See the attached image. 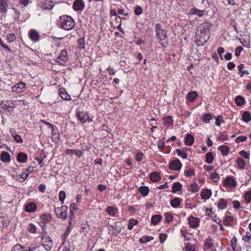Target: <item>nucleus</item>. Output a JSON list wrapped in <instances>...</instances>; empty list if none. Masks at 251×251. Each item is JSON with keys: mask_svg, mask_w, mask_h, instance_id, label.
I'll return each instance as SVG.
<instances>
[{"mask_svg": "<svg viewBox=\"0 0 251 251\" xmlns=\"http://www.w3.org/2000/svg\"><path fill=\"white\" fill-rule=\"evenodd\" d=\"M211 26L210 23L205 22L198 27L195 38V42L197 46H202L207 42L209 38V29Z\"/></svg>", "mask_w": 251, "mask_h": 251, "instance_id": "1", "label": "nucleus"}, {"mask_svg": "<svg viewBox=\"0 0 251 251\" xmlns=\"http://www.w3.org/2000/svg\"><path fill=\"white\" fill-rule=\"evenodd\" d=\"M59 25L61 28L69 30L74 27L75 22L71 16L64 15L60 17Z\"/></svg>", "mask_w": 251, "mask_h": 251, "instance_id": "2", "label": "nucleus"}, {"mask_svg": "<svg viewBox=\"0 0 251 251\" xmlns=\"http://www.w3.org/2000/svg\"><path fill=\"white\" fill-rule=\"evenodd\" d=\"M77 118L82 123H85L87 121L92 122L93 119L89 116L87 112L78 111L76 113Z\"/></svg>", "mask_w": 251, "mask_h": 251, "instance_id": "3", "label": "nucleus"}, {"mask_svg": "<svg viewBox=\"0 0 251 251\" xmlns=\"http://www.w3.org/2000/svg\"><path fill=\"white\" fill-rule=\"evenodd\" d=\"M68 59V52L67 50H63L56 59L55 62L60 65H64Z\"/></svg>", "mask_w": 251, "mask_h": 251, "instance_id": "4", "label": "nucleus"}, {"mask_svg": "<svg viewBox=\"0 0 251 251\" xmlns=\"http://www.w3.org/2000/svg\"><path fill=\"white\" fill-rule=\"evenodd\" d=\"M42 244L47 250H50L52 247V242L51 238L47 235H43L42 237Z\"/></svg>", "mask_w": 251, "mask_h": 251, "instance_id": "5", "label": "nucleus"}, {"mask_svg": "<svg viewBox=\"0 0 251 251\" xmlns=\"http://www.w3.org/2000/svg\"><path fill=\"white\" fill-rule=\"evenodd\" d=\"M156 35L160 40H163L167 37L166 32L162 29L161 25L159 24L156 25Z\"/></svg>", "mask_w": 251, "mask_h": 251, "instance_id": "6", "label": "nucleus"}, {"mask_svg": "<svg viewBox=\"0 0 251 251\" xmlns=\"http://www.w3.org/2000/svg\"><path fill=\"white\" fill-rule=\"evenodd\" d=\"M68 207L66 206H62L61 207H57L55 209V213L60 218L65 219L67 216V210Z\"/></svg>", "mask_w": 251, "mask_h": 251, "instance_id": "7", "label": "nucleus"}, {"mask_svg": "<svg viewBox=\"0 0 251 251\" xmlns=\"http://www.w3.org/2000/svg\"><path fill=\"white\" fill-rule=\"evenodd\" d=\"M25 88V84L22 82H19L12 87V90L17 93H21Z\"/></svg>", "mask_w": 251, "mask_h": 251, "instance_id": "8", "label": "nucleus"}, {"mask_svg": "<svg viewBox=\"0 0 251 251\" xmlns=\"http://www.w3.org/2000/svg\"><path fill=\"white\" fill-rule=\"evenodd\" d=\"M181 163L178 159L173 160L169 165V168L171 170L177 171L180 169Z\"/></svg>", "mask_w": 251, "mask_h": 251, "instance_id": "9", "label": "nucleus"}, {"mask_svg": "<svg viewBox=\"0 0 251 251\" xmlns=\"http://www.w3.org/2000/svg\"><path fill=\"white\" fill-rule=\"evenodd\" d=\"M84 7V2L82 0H76L74 1L73 7L75 11H81Z\"/></svg>", "mask_w": 251, "mask_h": 251, "instance_id": "10", "label": "nucleus"}, {"mask_svg": "<svg viewBox=\"0 0 251 251\" xmlns=\"http://www.w3.org/2000/svg\"><path fill=\"white\" fill-rule=\"evenodd\" d=\"M188 221L190 226L193 228L198 226L200 223L199 219L192 216L188 218Z\"/></svg>", "mask_w": 251, "mask_h": 251, "instance_id": "11", "label": "nucleus"}, {"mask_svg": "<svg viewBox=\"0 0 251 251\" xmlns=\"http://www.w3.org/2000/svg\"><path fill=\"white\" fill-rule=\"evenodd\" d=\"M37 209V205L34 202H29L26 204L25 210L27 212H33Z\"/></svg>", "mask_w": 251, "mask_h": 251, "instance_id": "12", "label": "nucleus"}, {"mask_svg": "<svg viewBox=\"0 0 251 251\" xmlns=\"http://www.w3.org/2000/svg\"><path fill=\"white\" fill-rule=\"evenodd\" d=\"M236 184V182L231 177H228L225 181V185L230 187H234Z\"/></svg>", "mask_w": 251, "mask_h": 251, "instance_id": "13", "label": "nucleus"}, {"mask_svg": "<svg viewBox=\"0 0 251 251\" xmlns=\"http://www.w3.org/2000/svg\"><path fill=\"white\" fill-rule=\"evenodd\" d=\"M160 179V175L158 172H153L150 175V179L152 182H156L159 181Z\"/></svg>", "mask_w": 251, "mask_h": 251, "instance_id": "14", "label": "nucleus"}, {"mask_svg": "<svg viewBox=\"0 0 251 251\" xmlns=\"http://www.w3.org/2000/svg\"><path fill=\"white\" fill-rule=\"evenodd\" d=\"M106 211L109 215L112 216H115L118 212V209L113 206L107 207Z\"/></svg>", "mask_w": 251, "mask_h": 251, "instance_id": "15", "label": "nucleus"}, {"mask_svg": "<svg viewBox=\"0 0 251 251\" xmlns=\"http://www.w3.org/2000/svg\"><path fill=\"white\" fill-rule=\"evenodd\" d=\"M30 38L34 41H37L39 39V33L35 30H31L29 33Z\"/></svg>", "mask_w": 251, "mask_h": 251, "instance_id": "16", "label": "nucleus"}, {"mask_svg": "<svg viewBox=\"0 0 251 251\" xmlns=\"http://www.w3.org/2000/svg\"><path fill=\"white\" fill-rule=\"evenodd\" d=\"M0 160L2 162H8L10 161V154L6 151L2 152L0 155Z\"/></svg>", "mask_w": 251, "mask_h": 251, "instance_id": "17", "label": "nucleus"}, {"mask_svg": "<svg viewBox=\"0 0 251 251\" xmlns=\"http://www.w3.org/2000/svg\"><path fill=\"white\" fill-rule=\"evenodd\" d=\"M28 103V102L25 100H15L14 104L16 105V107L18 106L20 108H23L24 106L27 105Z\"/></svg>", "mask_w": 251, "mask_h": 251, "instance_id": "18", "label": "nucleus"}, {"mask_svg": "<svg viewBox=\"0 0 251 251\" xmlns=\"http://www.w3.org/2000/svg\"><path fill=\"white\" fill-rule=\"evenodd\" d=\"M17 160L21 162H25L27 159V155L23 152H20L18 154L17 156Z\"/></svg>", "mask_w": 251, "mask_h": 251, "instance_id": "19", "label": "nucleus"}, {"mask_svg": "<svg viewBox=\"0 0 251 251\" xmlns=\"http://www.w3.org/2000/svg\"><path fill=\"white\" fill-rule=\"evenodd\" d=\"M11 0H0V11H4Z\"/></svg>", "mask_w": 251, "mask_h": 251, "instance_id": "20", "label": "nucleus"}, {"mask_svg": "<svg viewBox=\"0 0 251 251\" xmlns=\"http://www.w3.org/2000/svg\"><path fill=\"white\" fill-rule=\"evenodd\" d=\"M211 194L212 193L211 190L209 189H205L202 192L201 196L203 199L206 200L211 197Z\"/></svg>", "mask_w": 251, "mask_h": 251, "instance_id": "21", "label": "nucleus"}, {"mask_svg": "<svg viewBox=\"0 0 251 251\" xmlns=\"http://www.w3.org/2000/svg\"><path fill=\"white\" fill-rule=\"evenodd\" d=\"M194 141V137L191 134H187L185 141V143L187 146H191Z\"/></svg>", "mask_w": 251, "mask_h": 251, "instance_id": "22", "label": "nucleus"}, {"mask_svg": "<svg viewBox=\"0 0 251 251\" xmlns=\"http://www.w3.org/2000/svg\"><path fill=\"white\" fill-rule=\"evenodd\" d=\"M172 192L175 193L177 192L180 191L182 188V185L180 183L176 182L173 184Z\"/></svg>", "mask_w": 251, "mask_h": 251, "instance_id": "23", "label": "nucleus"}, {"mask_svg": "<svg viewBox=\"0 0 251 251\" xmlns=\"http://www.w3.org/2000/svg\"><path fill=\"white\" fill-rule=\"evenodd\" d=\"M163 124L168 127L173 124V120L171 116H167L163 120Z\"/></svg>", "mask_w": 251, "mask_h": 251, "instance_id": "24", "label": "nucleus"}, {"mask_svg": "<svg viewBox=\"0 0 251 251\" xmlns=\"http://www.w3.org/2000/svg\"><path fill=\"white\" fill-rule=\"evenodd\" d=\"M66 153L68 154H74L79 157H80L82 155V151L77 150H67L66 151Z\"/></svg>", "mask_w": 251, "mask_h": 251, "instance_id": "25", "label": "nucleus"}, {"mask_svg": "<svg viewBox=\"0 0 251 251\" xmlns=\"http://www.w3.org/2000/svg\"><path fill=\"white\" fill-rule=\"evenodd\" d=\"M60 96L64 100H71V97L67 94L65 90L60 91Z\"/></svg>", "mask_w": 251, "mask_h": 251, "instance_id": "26", "label": "nucleus"}, {"mask_svg": "<svg viewBox=\"0 0 251 251\" xmlns=\"http://www.w3.org/2000/svg\"><path fill=\"white\" fill-rule=\"evenodd\" d=\"M197 96V93L195 91H192L188 93L187 98L190 102H193Z\"/></svg>", "mask_w": 251, "mask_h": 251, "instance_id": "27", "label": "nucleus"}, {"mask_svg": "<svg viewBox=\"0 0 251 251\" xmlns=\"http://www.w3.org/2000/svg\"><path fill=\"white\" fill-rule=\"evenodd\" d=\"M161 220V216L159 215H153L151 219V222L153 225L157 224Z\"/></svg>", "mask_w": 251, "mask_h": 251, "instance_id": "28", "label": "nucleus"}, {"mask_svg": "<svg viewBox=\"0 0 251 251\" xmlns=\"http://www.w3.org/2000/svg\"><path fill=\"white\" fill-rule=\"evenodd\" d=\"M139 192L143 196H146L149 192V189L147 186H141L139 188Z\"/></svg>", "mask_w": 251, "mask_h": 251, "instance_id": "29", "label": "nucleus"}, {"mask_svg": "<svg viewBox=\"0 0 251 251\" xmlns=\"http://www.w3.org/2000/svg\"><path fill=\"white\" fill-rule=\"evenodd\" d=\"M218 150L222 152L223 155H226L229 151L228 147L226 146H219L218 147Z\"/></svg>", "mask_w": 251, "mask_h": 251, "instance_id": "30", "label": "nucleus"}, {"mask_svg": "<svg viewBox=\"0 0 251 251\" xmlns=\"http://www.w3.org/2000/svg\"><path fill=\"white\" fill-rule=\"evenodd\" d=\"M251 116L250 114V113L248 111H245L242 114V120L248 123L251 121Z\"/></svg>", "mask_w": 251, "mask_h": 251, "instance_id": "31", "label": "nucleus"}, {"mask_svg": "<svg viewBox=\"0 0 251 251\" xmlns=\"http://www.w3.org/2000/svg\"><path fill=\"white\" fill-rule=\"evenodd\" d=\"M245 100L244 98L240 96H237L235 99V102L238 106H241L244 104Z\"/></svg>", "mask_w": 251, "mask_h": 251, "instance_id": "32", "label": "nucleus"}, {"mask_svg": "<svg viewBox=\"0 0 251 251\" xmlns=\"http://www.w3.org/2000/svg\"><path fill=\"white\" fill-rule=\"evenodd\" d=\"M204 13L202 10H200L199 9L194 8L190 10V14L191 15H197L198 16L201 17L203 15Z\"/></svg>", "mask_w": 251, "mask_h": 251, "instance_id": "33", "label": "nucleus"}, {"mask_svg": "<svg viewBox=\"0 0 251 251\" xmlns=\"http://www.w3.org/2000/svg\"><path fill=\"white\" fill-rule=\"evenodd\" d=\"M237 239L234 236L230 241L232 248L234 251H240V250L236 247Z\"/></svg>", "mask_w": 251, "mask_h": 251, "instance_id": "34", "label": "nucleus"}, {"mask_svg": "<svg viewBox=\"0 0 251 251\" xmlns=\"http://www.w3.org/2000/svg\"><path fill=\"white\" fill-rule=\"evenodd\" d=\"M11 135L17 143H22L23 142V140L21 137L19 135L16 134V132H14V131L11 132Z\"/></svg>", "mask_w": 251, "mask_h": 251, "instance_id": "35", "label": "nucleus"}, {"mask_svg": "<svg viewBox=\"0 0 251 251\" xmlns=\"http://www.w3.org/2000/svg\"><path fill=\"white\" fill-rule=\"evenodd\" d=\"M213 246V243L211 239H206L204 243V249L208 250L211 248Z\"/></svg>", "mask_w": 251, "mask_h": 251, "instance_id": "36", "label": "nucleus"}, {"mask_svg": "<svg viewBox=\"0 0 251 251\" xmlns=\"http://www.w3.org/2000/svg\"><path fill=\"white\" fill-rule=\"evenodd\" d=\"M180 203V199L178 198H175L171 201V204L173 207H177Z\"/></svg>", "mask_w": 251, "mask_h": 251, "instance_id": "37", "label": "nucleus"}, {"mask_svg": "<svg viewBox=\"0 0 251 251\" xmlns=\"http://www.w3.org/2000/svg\"><path fill=\"white\" fill-rule=\"evenodd\" d=\"M226 204L227 202L226 200H225L224 199H221L219 200L218 206L219 208L221 209H224V208H226Z\"/></svg>", "mask_w": 251, "mask_h": 251, "instance_id": "38", "label": "nucleus"}, {"mask_svg": "<svg viewBox=\"0 0 251 251\" xmlns=\"http://www.w3.org/2000/svg\"><path fill=\"white\" fill-rule=\"evenodd\" d=\"M238 167L240 169H243L246 165L245 160L241 157H239L237 160Z\"/></svg>", "mask_w": 251, "mask_h": 251, "instance_id": "39", "label": "nucleus"}, {"mask_svg": "<svg viewBox=\"0 0 251 251\" xmlns=\"http://www.w3.org/2000/svg\"><path fill=\"white\" fill-rule=\"evenodd\" d=\"M12 251H26V250L25 247L20 244H17L13 248Z\"/></svg>", "mask_w": 251, "mask_h": 251, "instance_id": "40", "label": "nucleus"}, {"mask_svg": "<svg viewBox=\"0 0 251 251\" xmlns=\"http://www.w3.org/2000/svg\"><path fill=\"white\" fill-rule=\"evenodd\" d=\"M138 222L136 220L131 219L129 220L128 224V228L129 230H131L134 226L137 224Z\"/></svg>", "mask_w": 251, "mask_h": 251, "instance_id": "41", "label": "nucleus"}, {"mask_svg": "<svg viewBox=\"0 0 251 251\" xmlns=\"http://www.w3.org/2000/svg\"><path fill=\"white\" fill-rule=\"evenodd\" d=\"M213 160V155L211 152H209L206 154V161L208 164H211Z\"/></svg>", "mask_w": 251, "mask_h": 251, "instance_id": "42", "label": "nucleus"}, {"mask_svg": "<svg viewBox=\"0 0 251 251\" xmlns=\"http://www.w3.org/2000/svg\"><path fill=\"white\" fill-rule=\"evenodd\" d=\"M153 239V238L151 236H145L140 238L139 241L141 243H147Z\"/></svg>", "mask_w": 251, "mask_h": 251, "instance_id": "43", "label": "nucleus"}, {"mask_svg": "<svg viewBox=\"0 0 251 251\" xmlns=\"http://www.w3.org/2000/svg\"><path fill=\"white\" fill-rule=\"evenodd\" d=\"M194 170L190 167H188L185 171V175L187 176L190 177L194 175Z\"/></svg>", "mask_w": 251, "mask_h": 251, "instance_id": "44", "label": "nucleus"}, {"mask_svg": "<svg viewBox=\"0 0 251 251\" xmlns=\"http://www.w3.org/2000/svg\"><path fill=\"white\" fill-rule=\"evenodd\" d=\"M41 218L44 223H46L50 221L51 218L49 214H43L41 216Z\"/></svg>", "mask_w": 251, "mask_h": 251, "instance_id": "45", "label": "nucleus"}, {"mask_svg": "<svg viewBox=\"0 0 251 251\" xmlns=\"http://www.w3.org/2000/svg\"><path fill=\"white\" fill-rule=\"evenodd\" d=\"M245 201L249 203L251 201V191L247 192L245 195Z\"/></svg>", "mask_w": 251, "mask_h": 251, "instance_id": "46", "label": "nucleus"}, {"mask_svg": "<svg viewBox=\"0 0 251 251\" xmlns=\"http://www.w3.org/2000/svg\"><path fill=\"white\" fill-rule=\"evenodd\" d=\"M176 151L177 154L179 156H182V157L183 159H185L187 157V154L185 152L182 151L180 149H177Z\"/></svg>", "mask_w": 251, "mask_h": 251, "instance_id": "47", "label": "nucleus"}, {"mask_svg": "<svg viewBox=\"0 0 251 251\" xmlns=\"http://www.w3.org/2000/svg\"><path fill=\"white\" fill-rule=\"evenodd\" d=\"M28 174H23L17 177V179L21 182L24 181L28 177Z\"/></svg>", "mask_w": 251, "mask_h": 251, "instance_id": "48", "label": "nucleus"}, {"mask_svg": "<svg viewBox=\"0 0 251 251\" xmlns=\"http://www.w3.org/2000/svg\"><path fill=\"white\" fill-rule=\"evenodd\" d=\"M66 198V194L63 191H61L59 192V201L62 202V203H63V201Z\"/></svg>", "mask_w": 251, "mask_h": 251, "instance_id": "49", "label": "nucleus"}, {"mask_svg": "<svg viewBox=\"0 0 251 251\" xmlns=\"http://www.w3.org/2000/svg\"><path fill=\"white\" fill-rule=\"evenodd\" d=\"M211 118V116L209 114H205L202 116V120L205 123H208Z\"/></svg>", "mask_w": 251, "mask_h": 251, "instance_id": "50", "label": "nucleus"}, {"mask_svg": "<svg viewBox=\"0 0 251 251\" xmlns=\"http://www.w3.org/2000/svg\"><path fill=\"white\" fill-rule=\"evenodd\" d=\"M247 139V137L246 136H240L236 138L235 142L237 143H239L241 142L245 141Z\"/></svg>", "mask_w": 251, "mask_h": 251, "instance_id": "51", "label": "nucleus"}, {"mask_svg": "<svg viewBox=\"0 0 251 251\" xmlns=\"http://www.w3.org/2000/svg\"><path fill=\"white\" fill-rule=\"evenodd\" d=\"M143 12L142 8L139 5L136 6L135 10L134 13L136 15H140Z\"/></svg>", "mask_w": 251, "mask_h": 251, "instance_id": "52", "label": "nucleus"}, {"mask_svg": "<svg viewBox=\"0 0 251 251\" xmlns=\"http://www.w3.org/2000/svg\"><path fill=\"white\" fill-rule=\"evenodd\" d=\"M28 230L31 233H34L36 231V227L35 225L33 224H30L28 226Z\"/></svg>", "mask_w": 251, "mask_h": 251, "instance_id": "53", "label": "nucleus"}, {"mask_svg": "<svg viewBox=\"0 0 251 251\" xmlns=\"http://www.w3.org/2000/svg\"><path fill=\"white\" fill-rule=\"evenodd\" d=\"M251 239V234L249 232H247L246 235L243 237V240L245 242H249V240Z\"/></svg>", "mask_w": 251, "mask_h": 251, "instance_id": "54", "label": "nucleus"}, {"mask_svg": "<svg viewBox=\"0 0 251 251\" xmlns=\"http://www.w3.org/2000/svg\"><path fill=\"white\" fill-rule=\"evenodd\" d=\"M239 153L246 159H249L250 157V154L244 150L240 151Z\"/></svg>", "mask_w": 251, "mask_h": 251, "instance_id": "55", "label": "nucleus"}, {"mask_svg": "<svg viewBox=\"0 0 251 251\" xmlns=\"http://www.w3.org/2000/svg\"><path fill=\"white\" fill-rule=\"evenodd\" d=\"M79 46L81 49H84L85 47L84 40L83 38H80L78 40Z\"/></svg>", "mask_w": 251, "mask_h": 251, "instance_id": "56", "label": "nucleus"}, {"mask_svg": "<svg viewBox=\"0 0 251 251\" xmlns=\"http://www.w3.org/2000/svg\"><path fill=\"white\" fill-rule=\"evenodd\" d=\"M191 189L193 192L195 193L198 191V186L196 183H193L190 186Z\"/></svg>", "mask_w": 251, "mask_h": 251, "instance_id": "57", "label": "nucleus"}, {"mask_svg": "<svg viewBox=\"0 0 251 251\" xmlns=\"http://www.w3.org/2000/svg\"><path fill=\"white\" fill-rule=\"evenodd\" d=\"M166 220L168 223H169L172 221L173 220V216L171 214L169 213H166L165 215Z\"/></svg>", "mask_w": 251, "mask_h": 251, "instance_id": "58", "label": "nucleus"}, {"mask_svg": "<svg viewBox=\"0 0 251 251\" xmlns=\"http://www.w3.org/2000/svg\"><path fill=\"white\" fill-rule=\"evenodd\" d=\"M143 154L142 152H138L136 154L135 159L137 161H140L142 160Z\"/></svg>", "mask_w": 251, "mask_h": 251, "instance_id": "59", "label": "nucleus"}, {"mask_svg": "<svg viewBox=\"0 0 251 251\" xmlns=\"http://www.w3.org/2000/svg\"><path fill=\"white\" fill-rule=\"evenodd\" d=\"M7 104H5L7 106V107L9 108H14L16 107V105H15V100L10 101L7 102Z\"/></svg>", "mask_w": 251, "mask_h": 251, "instance_id": "60", "label": "nucleus"}, {"mask_svg": "<svg viewBox=\"0 0 251 251\" xmlns=\"http://www.w3.org/2000/svg\"><path fill=\"white\" fill-rule=\"evenodd\" d=\"M243 50V48L242 47H238L236 48L235 54L236 56H238L240 55L241 51Z\"/></svg>", "mask_w": 251, "mask_h": 251, "instance_id": "61", "label": "nucleus"}, {"mask_svg": "<svg viewBox=\"0 0 251 251\" xmlns=\"http://www.w3.org/2000/svg\"><path fill=\"white\" fill-rule=\"evenodd\" d=\"M233 218L231 217H226V220L224 221V224L226 225H229L232 222Z\"/></svg>", "mask_w": 251, "mask_h": 251, "instance_id": "62", "label": "nucleus"}, {"mask_svg": "<svg viewBox=\"0 0 251 251\" xmlns=\"http://www.w3.org/2000/svg\"><path fill=\"white\" fill-rule=\"evenodd\" d=\"M167 238V235L165 234H161L159 236V240L161 243H163Z\"/></svg>", "mask_w": 251, "mask_h": 251, "instance_id": "63", "label": "nucleus"}, {"mask_svg": "<svg viewBox=\"0 0 251 251\" xmlns=\"http://www.w3.org/2000/svg\"><path fill=\"white\" fill-rule=\"evenodd\" d=\"M185 248L186 251H194L195 250L194 247L191 245H187Z\"/></svg>", "mask_w": 251, "mask_h": 251, "instance_id": "64", "label": "nucleus"}]
</instances>
